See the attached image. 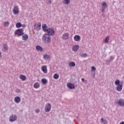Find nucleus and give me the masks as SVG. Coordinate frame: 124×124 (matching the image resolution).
<instances>
[{
  "label": "nucleus",
  "instance_id": "nucleus-1",
  "mask_svg": "<svg viewBox=\"0 0 124 124\" xmlns=\"http://www.w3.org/2000/svg\"><path fill=\"white\" fill-rule=\"evenodd\" d=\"M43 40L45 43H49V42H51V37L48 36L47 33H45L43 35Z\"/></svg>",
  "mask_w": 124,
  "mask_h": 124
},
{
  "label": "nucleus",
  "instance_id": "nucleus-2",
  "mask_svg": "<svg viewBox=\"0 0 124 124\" xmlns=\"http://www.w3.org/2000/svg\"><path fill=\"white\" fill-rule=\"evenodd\" d=\"M24 30L23 29H17L15 32V35H17V36H21L24 35Z\"/></svg>",
  "mask_w": 124,
  "mask_h": 124
},
{
  "label": "nucleus",
  "instance_id": "nucleus-3",
  "mask_svg": "<svg viewBox=\"0 0 124 124\" xmlns=\"http://www.w3.org/2000/svg\"><path fill=\"white\" fill-rule=\"evenodd\" d=\"M46 32L47 33H46V35L48 36H50V35H54V34H55V30L52 28H48L47 31H46Z\"/></svg>",
  "mask_w": 124,
  "mask_h": 124
},
{
  "label": "nucleus",
  "instance_id": "nucleus-4",
  "mask_svg": "<svg viewBox=\"0 0 124 124\" xmlns=\"http://www.w3.org/2000/svg\"><path fill=\"white\" fill-rule=\"evenodd\" d=\"M17 118L18 117L16 114H12L10 117L9 121L10 122H15V121H17Z\"/></svg>",
  "mask_w": 124,
  "mask_h": 124
},
{
  "label": "nucleus",
  "instance_id": "nucleus-5",
  "mask_svg": "<svg viewBox=\"0 0 124 124\" xmlns=\"http://www.w3.org/2000/svg\"><path fill=\"white\" fill-rule=\"evenodd\" d=\"M49 111H51V104H50V103H48L46 106L45 111L46 113H49Z\"/></svg>",
  "mask_w": 124,
  "mask_h": 124
},
{
  "label": "nucleus",
  "instance_id": "nucleus-6",
  "mask_svg": "<svg viewBox=\"0 0 124 124\" xmlns=\"http://www.w3.org/2000/svg\"><path fill=\"white\" fill-rule=\"evenodd\" d=\"M13 12L14 15H17V14H18L19 8H18L17 6H15L13 10Z\"/></svg>",
  "mask_w": 124,
  "mask_h": 124
},
{
  "label": "nucleus",
  "instance_id": "nucleus-7",
  "mask_svg": "<svg viewBox=\"0 0 124 124\" xmlns=\"http://www.w3.org/2000/svg\"><path fill=\"white\" fill-rule=\"evenodd\" d=\"M67 86L70 90H74V89H75V85L70 82L68 83Z\"/></svg>",
  "mask_w": 124,
  "mask_h": 124
},
{
  "label": "nucleus",
  "instance_id": "nucleus-8",
  "mask_svg": "<svg viewBox=\"0 0 124 124\" xmlns=\"http://www.w3.org/2000/svg\"><path fill=\"white\" fill-rule=\"evenodd\" d=\"M42 28L43 31H45V32H46L47 30H48L49 27L47 26V25H46V24H44L42 26Z\"/></svg>",
  "mask_w": 124,
  "mask_h": 124
},
{
  "label": "nucleus",
  "instance_id": "nucleus-9",
  "mask_svg": "<svg viewBox=\"0 0 124 124\" xmlns=\"http://www.w3.org/2000/svg\"><path fill=\"white\" fill-rule=\"evenodd\" d=\"M34 28L35 31H40V29H41V23H38L36 26H34Z\"/></svg>",
  "mask_w": 124,
  "mask_h": 124
},
{
  "label": "nucleus",
  "instance_id": "nucleus-10",
  "mask_svg": "<svg viewBox=\"0 0 124 124\" xmlns=\"http://www.w3.org/2000/svg\"><path fill=\"white\" fill-rule=\"evenodd\" d=\"M117 104H118L119 106H124V99H120L117 102Z\"/></svg>",
  "mask_w": 124,
  "mask_h": 124
},
{
  "label": "nucleus",
  "instance_id": "nucleus-11",
  "mask_svg": "<svg viewBox=\"0 0 124 124\" xmlns=\"http://www.w3.org/2000/svg\"><path fill=\"white\" fill-rule=\"evenodd\" d=\"M7 50H8V46H7V45L6 44H3V48L2 51L3 52H6Z\"/></svg>",
  "mask_w": 124,
  "mask_h": 124
},
{
  "label": "nucleus",
  "instance_id": "nucleus-12",
  "mask_svg": "<svg viewBox=\"0 0 124 124\" xmlns=\"http://www.w3.org/2000/svg\"><path fill=\"white\" fill-rule=\"evenodd\" d=\"M14 100L16 103H20L21 102V98L19 96H16L15 97Z\"/></svg>",
  "mask_w": 124,
  "mask_h": 124
},
{
  "label": "nucleus",
  "instance_id": "nucleus-13",
  "mask_svg": "<svg viewBox=\"0 0 124 124\" xmlns=\"http://www.w3.org/2000/svg\"><path fill=\"white\" fill-rule=\"evenodd\" d=\"M68 38H69V34L68 33L63 34L62 39H64V40H66V39H68Z\"/></svg>",
  "mask_w": 124,
  "mask_h": 124
},
{
  "label": "nucleus",
  "instance_id": "nucleus-14",
  "mask_svg": "<svg viewBox=\"0 0 124 124\" xmlns=\"http://www.w3.org/2000/svg\"><path fill=\"white\" fill-rule=\"evenodd\" d=\"M116 90L118 92H121L122 90H123V85L119 84V85H117L116 87Z\"/></svg>",
  "mask_w": 124,
  "mask_h": 124
},
{
  "label": "nucleus",
  "instance_id": "nucleus-15",
  "mask_svg": "<svg viewBox=\"0 0 124 124\" xmlns=\"http://www.w3.org/2000/svg\"><path fill=\"white\" fill-rule=\"evenodd\" d=\"M79 49V46L78 45H75L73 47V51L74 52H77Z\"/></svg>",
  "mask_w": 124,
  "mask_h": 124
},
{
  "label": "nucleus",
  "instance_id": "nucleus-16",
  "mask_svg": "<svg viewBox=\"0 0 124 124\" xmlns=\"http://www.w3.org/2000/svg\"><path fill=\"white\" fill-rule=\"evenodd\" d=\"M74 40H75V41H79L80 40V39H81V37H80V36L79 35H76L74 37Z\"/></svg>",
  "mask_w": 124,
  "mask_h": 124
},
{
  "label": "nucleus",
  "instance_id": "nucleus-17",
  "mask_svg": "<svg viewBox=\"0 0 124 124\" xmlns=\"http://www.w3.org/2000/svg\"><path fill=\"white\" fill-rule=\"evenodd\" d=\"M36 49L39 52H42V51H43V48H42L40 46H36Z\"/></svg>",
  "mask_w": 124,
  "mask_h": 124
},
{
  "label": "nucleus",
  "instance_id": "nucleus-18",
  "mask_svg": "<svg viewBox=\"0 0 124 124\" xmlns=\"http://www.w3.org/2000/svg\"><path fill=\"white\" fill-rule=\"evenodd\" d=\"M42 70L43 71L44 73H47V66H43L42 67Z\"/></svg>",
  "mask_w": 124,
  "mask_h": 124
},
{
  "label": "nucleus",
  "instance_id": "nucleus-19",
  "mask_svg": "<svg viewBox=\"0 0 124 124\" xmlns=\"http://www.w3.org/2000/svg\"><path fill=\"white\" fill-rule=\"evenodd\" d=\"M22 39L23 40H28V39H29V35H28V34H24V35L22 36Z\"/></svg>",
  "mask_w": 124,
  "mask_h": 124
},
{
  "label": "nucleus",
  "instance_id": "nucleus-20",
  "mask_svg": "<svg viewBox=\"0 0 124 124\" xmlns=\"http://www.w3.org/2000/svg\"><path fill=\"white\" fill-rule=\"evenodd\" d=\"M41 82H42V84H43V85H46V84H47V83H48V81L47 80V79H46V78L42 79Z\"/></svg>",
  "mask_w": 124,
  "mask_h": 124
},
{
  "label": "nucleus",
  "instance_id": "nucleus-21",
  "mask_svg": "<svg viewBox=\"0 0 124 124\" xmlns=\"http://www.w3.org/2000/svg\"><path fill=\"white\" fill-rule=\"evenodd\" d=\"M20 79L22 80V81H25L26 79H27V78L26 77V76L23 75H21L20 76Z\"/></svg>",
  "mask_w": 124,
  "mask_h": 124
},
{
  "label": "nucleus",
  "instance_id": "nucleus-22",
  "mask_svg": "<svg viewBox=\"0 0 124 124\" xmlns=\"http://www.w3.org/2000/svg\"><path fill=\"white\" fill-rule=\"evenodd\" d=\"M40 85L39 84V83L36 82L34 84L33 87L35 89H38L39 88Z\"/></svg>",
  "mask_w": 124,
  "mask_h": 124
},
{
  "label": "nucleus",
  "instance_id": "nucleus-23",
  "mask_svg": "<svg viewBox=\"0 0 124 124\" xmlns=\"http://www.w3.org/2000/svg\"><path fill=\"white\" fill-rule=\"evenodd\" d=\"M102 8H104L105 9H106L107 7V3H106V2H103L102 4Z\"/></svg>",
  "mask_w": 124,
  "mask_h": 124
},
{
  "label": "nucleus",
  "instance_id": "nucleus-24",
  "mask_svg": "<svg viewBox=\"0 0 124 124\" xmlns=\"http://www.w3.org/2000/svg\"><path fill=\"white\" fill-rule=\"evenodd\" d=\"M76 65V64L74 62H70L69 63V66H72V67H74Z\"/></svg>",
  "mask_w": 124,
  "mask_h": 124
},
{
  "label": "nucleus",
  "instance_id": "nucleus-25",
  "mask_svg": "<svg viewBox=\"0 0 124 124\" xmlns=\"http://www.w3.org/2000/svg\"><path fill=\"white\" fill-rule=\"evenodd\" d=\"M59 77H60V75L58 74H55L53 76L54 79H56V80L59 79Z\"/></svg>",
  "mask_w": 124,
  "mask_h": 124
},
{
  "label": "nucleus",
  "instance_id": "nucleus-26",
  "mask_svg": "<svg viewBox=\"0 0 124 124\" xmlns=\"http://www.w3.org/2000/svg\"><path fill=\"white\" fill-rule=\"evenodd\" d=\"M120 84H121V81H120V80L117 79L115 80V85H116V86H118L119 85H120Z\"/></svg>",
  "mask_w": 124,
  "mask_h": 124
},
{
  "label": "nucleus",
  "instance_id": "nucleus-27",
  "mask_svg": "<svg viewBox=\"0 0 124 124\" xmlns=\"http://www.w3.org/2000/svg\"><path fill=\"white\" fill-rule=\"evenodd\" d=\"M21 27H22V23L21 22H17L16 24V28H21Z\"/></svg>",
  "mask_w": 124,
  "mask_h": 124
},
{
  "label": "nucleus",
  "instance_id": "nucleus-28",
  "mask_svg": "<svg viewBox=\"0 0 124 124\" xmlns=\"http://www.w3.org/2000/svg\"><path fill=\"white\" fill-rule=\"evenodd\" d=\"M80 57L81 58H87V57H88V55L86 53H83L80 54Z\"/></svg>",
  "mask_w": 124,
  "mask_h": 124
},
{
  "label": "nucleus",
  "instance_id": "nucleus-29",
  "mask_svg": "<svg viewBox=\"0 0 124 124\" xmlns=\"http://www.w3.org/2000/svg\"><path fill=\"white\" fill-rule=\"evenodd\" d=\"M63 2L65 4H69L70 3V0H64Z\"/></svg>",
  "mask_w": 124,
  "mask_h": 124
},
{
  "label": "nucleus",
  "instance_id": "nucleus-30",
  "mask_svg": "<svg viewBox=\"0 0 124 124\" xmlns=\"http://www.w3.org/2000/svg\"><path fill=\"white\" fill-rule=\"evenodd\" d=\"M44 58L46 60H48V59H50V56L48 55H45L44 56Z\"/></svg>",
  "mask_w": 124,
  "mask_h": 124
},
{
  "label": "nucleus",
  "instance_id": "nucleus-31",
  "mask_svg": "<svg viewBox=\"0 0 124 124\" xmlns=\"http://www.w3.org/2000/svg\"><path fill=\"white\" fill-rule=\"evenodd\" d=\"M101 123H102V124H106V120H104V119H103V118H102L101 119Z\"/></svg>",
  "mask_w": 124,
  "mask_h": 124
},
{
  "label": "nucleus",
  "instance_id": "nucleus-32",
  "mask_svg": "<svg viewBox=\"0 0 124 124\" xmlns=\"http://www.w3.org/2000/svg\"><path fill=\"white\" fill-rule=\"evenodd\" d=\"M104 41L106 43H108V42L109 41V36L106 37Z\"/></svg>",
  "mask_w": 124,
  "mask_h": 124
},
{
  "label": "nucleus",
  "instance_id": "nucleus-33",
  "mask_svg": "<svg viewBox=\"0 0 124 124\" xmlns=\"http://www.w3.org/2000/svg\"><path fill=\"white\" fill-rule=\"evenodd\" d=\"M95 70H96V68H95V67L92 66V71H93V72L95 73Z\"/></svg>",
  "mask_w": 124,
  "mask_h": 124
},
{
  "label": "nucleus",
  "instance_id": "nucleus-34",
  "mask_svg": "<svg viewBox=\"0 0 124 124\" xmlns=\"http://www.w3.org/2000/svg\"><path fill=\"white\" fill-rule=\"evenodd\" d=\"M16 92L17 93H21L22 91L20 89H16Z\"/></svg>",
  "mask_w": 124,
  "mask_h": 124
},
{
  "label": "nucleus",
  "instance_id": "nucleus-35",
  "mask_svg": "<svg viewBox=\"0 0 124 124\" xmlns=\"http://www.w3.org/2000/svg\"><path fill=\"white\" fill-rule=\"evenodd\" d=\"M4 26H5V27H8V26H9V22H5Z\"/></svg>",
  "mask_w": 124,
  "mask_h": 124
},
{
  "label": "nucleus",
  "instance_id": "nucleus-36",
  "mask_svg": "<svg viewBox=\"0 0 124 124\" xmlns=\"http://www.w3.org/2000/svg\"><path fill=\"white\" fill-rule=\"evenodd\" d=\"M112 61H111L110 60H108L106 61V62L107 64H108V63H110V62H111Z\"/></svg>",
  "mask_w": 124,
  "mask_h": 124
},
{
  "label": "nucleus",
  "instance_id": "nucleus-37",
  "mask_svg": "<svg viewBox=\"0 0 124 124\" xmlns=\"http://www.w3.org/2000/svg\"><path fill=\"white\" fill-rule=\"evenodd\" d=\"M95 77V73H93V75H92V77H93V78H94Z\"/></svg>",
  "mask_w": 124,
  "mask_h": 124
},
{
  "label": "nucleus",
  "instance_id": "nucleus-38",
  "mask_svg": "<svg viewBox=\"0 0 124 124\" xmlns=\"http://www.w3.org/2000/svg\"><path fill=\"white\" fill-rule=\"evenodd\" d=\"M104 11H105V9L102 8V9H101V12L102 13H103V12H104Z\"/></svg>",
  "mask_w": 124,
  "mask_h": 124
},
{
  "label": "nucleus",
  "instance_id": "nucleus-39",
  "mask_svg": "<svg viewBox=\"0 0 124 124\" xmlns=\"http://www.w3.org/2000/svg\"><path fill=\"white\" fill-rule=\"evenodd\" d=\"M39 112H40V110H39V109H36L35 110V112L36 113H39Z\"/></svg>",
  "mask_w": 124,
  "mask_h": 124
},
{
  "label": "nucleus",
  "instance_id": "nucleus-40",
  "mask_svg": "<svg viewBox=\"0 0 124 124\" xmlns=\"http://www.w3.org/2000/svg\"><path fill=\"white\" fill-rule=\"evenodd\" d=\"M110 61H113V60H114V58H113L112 56L110 57Z\"/></svg>",
  "mask_w": 124,
  "mask_h": 124
},
{
  "label": "nucleus",
  "instance_id": "nucleus-41",
  "mask_svg": "<svg viewBox=\"0 0 124 124\" xmlns=\"http://www.w3.org/2000/svg\"><path fill=\"white\" fill-rule=\"evenodd\" d=\"M81 81L82 82H85V78H81Z\"/></svg>",
  "mask_w": 124,
  "mask_h": 124
},
{
  "label": "nucleus",
  "instance_id": "nucleus-42",
  "mask_svg": "<svg viewBox=\"0 0 124 124\" xmlns=\"http://www.w3.org/2000/svg\"><path fill=\"white\" fill-rule=\"evenodd\" d=\"M21 27H23V28H26V25L25 24L22 25Z\"/></svg>",
  "mask_w": 124,
  "mask_h": 124
},
{
  "label": "nucleus",
  "instance_id": "nucleus-43",
  "mask_svg": "<svg viewBox=\"0 0 124 124\" xmlns=\"http://www.w3.org/2000/svg\"><path fill=\"white\" fill-rule=\"evenodd\" d=\"M1 58H2V55H1V52H0V59Z\"/></svg>",
  "mask_w": 124,
  "mask_h": 124
},
{
  "label": "nucleus",
  "instance_id": "nucleus-44",
  "mask_svg": "<svg viewBox=\"0 0 124 124\" xmlns=\"http://www.w3.org/2000/svg\"><path fill=\"white\" fill-rule=\"evenodd\" d=\"M48 2H49V3H52V1L51 0H49L48 1Z\"/></svg>",
  "mask_w": 124,
  "mask_h": 124
},
{
  "label": "nucleus",
  "instance_id": "nucleus-45",
  "mask_svg": "<svg viewBox=\"0 0 124 124\" xmlns=\"http://www.w3.org/2000/svg\"><path fill=\"white\" fill-rule=\"evenodd\" d=\"M123 81H121L120 82V85H123Z\"/></svg>",
  "mask_w": 124,
  "mask_h": 124
}]
</instances>
